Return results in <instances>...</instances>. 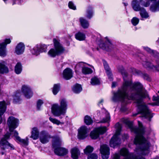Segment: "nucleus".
<instances>
[{
	"label": "nucleus",
	"mask_w": 159,
	"mask_h": 159,
	"mask_svg": "<svg viewBox=\"0 0 159 159\" xmlns=\"http://www.w3.org/2000/svg\"><path fill=\"white\" fill-rule=\"evenodd\" d=\"M118 69L123 75L124 82L121 88L114 93L112 100L114 102L121 101L126 103L128 100H135L140 113L150 120L152 116L151 111L143 101L144 98L149 97L147 91L139 82L132 84L130 80L126 79L125 76H126V73L122 66H119Z\"/></svg>",
	"instance_id": "obj_1"
},
{
	"label": "nucleus",
	"mask_w": 159,
	"mask_h": 159,
	"mask_svg": "<svg viewBox=\"0 0 159 159\" xmlns=\"http://www.w3.org/2000/svg\"><path fill=\"white\" fill-rule=\"evenodd\" d=\"M124 122L128 125L132 132L136 134L134 143L136 144L143 145L144 147L143 149L142 153L145 155L148 154L149 153L150 143L144 137V128L143 127L142 123L139 121H138L139 126L138 128L136 126H134L132 123L128 119H124Z\"/></svg>",
	"instance_id": "obj_2"
},
{
	"label": "nucleus",
	"mask_w": 159,
	"mask_h": 159,
	"mask_svg": "<svg viewBox=\"0 0 159 159\" xmlns=\"http://www.w3.org/2000/svg\"><path fill=\"white\" fill-rule=\"evenodd\" d=\"M7 124L9 128L10 133H7L5 134L0 141V146L2 149L4 150L5 148H10L11 149H14L13 145L10 144L7 141L11 134H14V129L17 127L19 125V120L13 116L9 117L7 120ZM15 131H16L15 130Z\"/></svg>",
	"instance_id": "obj_3"
},
{
	"label": "nucleus",
	"mask_w": 159,
	"mask_h": 159,
	"mask_svg": "<svg viewBox=\"0 0 159 159\" xmlns=\"http://www.w3.org/2000/svg\"><path fill=\"white\" fill-rule=\"evenodd\" d=\"M60 105L58 104H53L52 107V112L55 116H59L62 118V116H64L67 108V101L65 98H61L59 100Z\"/></svg>",
	"instance_id": "obj_4"
},
{
	"label": "nucleus",
	"mask_w": 159,
	"mask_h": 159,
	"mask_svg": "<svg viewBox=\"0 0 159 159\" xmlns=\"http://www.w3.org/2000/svg\"><path fill=\"white\" fill-rule=\"evenodd\" d=\"M54 48L51 49L48 52V56L51 58H54L57 56L62 54L64 49L62 45L55 39L53 40Z\"/></svg>",
	"instance_id": "obj_5"
},
{
	"label": "nucleus",
	"mask_w": 159,
	"mask_h": 159,
	"mask_svg": "<svg viewBox=\"0 0 159 159\" xmlns=\"http://www.w3.org/2000/svg\"><path fill=\"white\" fill-rule=\"evenodd\" d=\"M115 127L116 129V133L111 138L110 142V146L113 148L118 146L120 143V139L119 136L121 126L119 123H117L116 124Z\"/></svg>",
	"instance_id": "obj_6"
},
{
	"label": "nucleus",
	"mask_w": 159,
	"mask_h": 159,
	"mask_svg": "<svg viewBox=\"0 0 159 159\" xmlns=\"http://www.w3.org/2000/svg\"><path fill=\"white\" fill-rule=\"evenodd\" d=\"M141 3L142 5L145 7L150 6V3L148 0H132L131 2V6L133 10L136 12L141 10L143 7L141 6Z\"/></svg>",
	"instance_id": "obj_7"
},
{
	"label": "nucleus",
	"mask_w": 159,
	"mask_h": 159,
	"mask_svg": "<svg viewBox=\"0 0 159 159\" xmlns=\"http://www.w3.org/2000/svg\"><path fill=\"white\" fill-rule=\"evenodd\" d=\"M120 153L121 156L126 157L123 159H139V157L133 153H129L128 150L125 148H122L120 151ZM120 155L118 153H116L114 155L113 159H119ZM141 159H145L142 157Z\"/></svg>",
	"instance_id": "obj_8"
},
{
	"label": "nucleus",
	"mask_w": 159,
	"mask_h": 159,
	"mask_svg": "<svg viewBox=\"0 0 159 159\" xmlns=\"http://www.w3.org/2000/svg\"><path fill=\"white\" fill-rule=\"evenodd\" d=\"M21 90L25 97L27 99L30 98L33 94V92L31 87L29 85L24 84L21 86Z\"/></svg>",
	"instance_id": "obj_9"
},
{
	"label": "nucleus",
	"mask_w": 159,
	"mask_h": 159,
	"mask_svg": "<svg viewBox=\"0 0 159 159\" xmlns=\"http://www.w3.org/2000/svg\"><path fill=\"white\" fill-rule=\"evenodd\" d=\"M107 130V129L106 127L97 128L91 131L90 136L92 139H96L98 137L99 134L104 133Z\"/></svg>",
	"instance_id": "obj_10"
},
{
	"label": "nucleus",
	"mask_w": 159,
	"mask_h": 159,
	"mask_svg": "<svg viewBox=\"0 0 159 159\" xmlns=\"http://www.w3.org/2000/svg\"><path fill=\"white\" fill-rule=\"evenodd\" d=\"M11 42L10 39H5L3 42L0 43V56L4 57L7 55L6 46L7 44Z\"/></svg>",
	"instance_id": "obj_11"
},
{
	"label": "nucleus",
	"mask_w": 159,
	"mask_h": 159,
	"mask_svg": "<svg viewBox=\"0 0 159 159\" xmlns=\"http://www.w3.org/2000/svg\"><path fill=\"white\" fill-rule=\"evenodd\" d=\"M39 138L41 142L45 144L48 142L51 137L48 132L43 130L40 132Z\"/></svg>",
	"instance_id": "obj_12"
},
{
	"label": "nucleus",
	"mask_w": 159,
	"mask_h": 159,
	"mask_svg": "<svg viewBox=\"0 0 159 159\" xmlns=\"http://www.w3.org/2000/svg\"><path fill=\"white\" fill-rule=\"evenodd\" d=\"M100 152L102 159H108L110 154L109 148L106 145H103L100 147Z\"/></svg>",
	"instance_id": "obj_13"
},
{
	"label": "nucleus",
	"mask_w": 159,
	"mask_h": 159,
	"mask_svg": "<svg viewBox=\"0 0 159 159\" xmlns=\"http://www.w3.org/2000/svg\"><path fill=\"white\" fill-rule=\"evenodd\" d=\"M89 130L87 127L83 126L78 129V138L80 139H83L85 138L88 135Z\"/></svg>",
	"instance_id": "obj_14"
},
{
	"label": "nucleus",
	"mask_w": 159,
	"mask_h": 159,
	"mask_svg": "<svg viewBox=\"0 0 159 159\" xmlns=\"http://www.w3.org/2000/svg\"><path fill=\"white\" fill-rule=\"evenodd\" d=\"M25 46L23 43L20 42L16 46L14 51V53L18 55L22 54L25 50Z\"/></svg>",
	"instance_id": "obj_15"
},
{
	"label": "nucleus",
	"mask_w": 159,
	"mask_h": 159,
	"mask_svg": "<svg viewBox=\"0 0 159 159\" xmlns=\"http://www.w3.org/2000/svg\"><path fill=\"white\" fill-rule=\"evenodd\" d=\"M13 136L14 137L15 139L17 141L19 142L22 145L25 146H27L28 144L29 138L26 137L25 139H21L18 136V133L16 131H14Z\"/></svg>",
	"instance_id": "obj_16"
},
{
	"label": "nucleus",
	"mask_w": 159,
	"mask_h": 159,
	"mask_svg": "<svg viewBox=\"0 0 159 159\" xmlns=\"http://www.w3.org/2000/svg\"><path fill=\"white\" fill-rule=\"evenodd\" d=\"M105 43L103 44H100V46L103 49L109 51L113 47V45L111 41L107 37H106Z\"/></svg>",
	"instance_id": "obj_17"
},
{
	"label": "nucleus",
	"mask_w": 159,
	"mask_h": 159,
	"mask_svg": "<svg viewBox=\"0 0 159 159\" xmlns=\"http://www.w3.org/2000/svg\"><path fill=\"white\" fill-rule=\"evenodd\" d=\"M76 66H82V72L84 75L91 74L93 72V70L91 68L84 66V63L83 62L79 63Z\"/></svg>",
	"instance_id": "obj_18"
},
{
	"label": "nucleus",
	"mask_w": 159,
	"mask_h": 159,
	"mask_svg": "<svg viewBox=\"0 0 159 159\" xmlns=\"http://www.w3.org/2000/svg\"><path fill=\"white\" fill-rule=\"evenodd\" d=\"M157 63L158 64V66H153L151 63L146 60L143 61L142 64L145 67L152 69L153 70H159V62L157 61Z\"/></svg>",
	"instance_id": "obj_19"
},
{
	"label": "nucleus",
	"mask_w": 159,
	"mask_h": 159,
	"mask_svg": "<svg viewBox=\"0 0 159 159\" xmlns=\"http://www.w3.org/2000/svg\"><path fill=\"white\" fill-rule=\"evenodd\" d=\"M103 118L100 121V123H109L110 121L111 117L109 113L105 109L102 110Z\"/></svg>",
	"instance_id": "obj_20"
},
{
	"label": "nucleus",
	"mask_w": 159,
	"mask_h": 159,
	"mask_svg": "<svg viewBox=\"0 0 159 159\" xmlns=\"http://www.w3.org/2000/svg\"><path fill=\"white\" fill-rule=\"evenodd\" d=\"M55 153L59 156H63L66 155L68 152V150L66 149L61 147H58L55 149Z\"/></svg>",
	"instance_id": "obj_21"
},
{
	"label": "nucleus",
	"mask_w": 159,
	"mask_h": 159,
	"mask_svg": "<svg viewBox=\"0 0 159 159\" xmlns=\"http://www.w3.org/2000/svg\"><path fill=\"white\" fill-rule=\"evenodd\" d=\"M63 76L64 78L66 80L70 79L73 76L72 70L69 68L66 69L63 71Z\"/></svg>",
	"instance_id": "obj_22"
},
{
	"label": "nucleus",
	"mask_w": 159,
	"mask_h": 159,
	"mask_svg": "<svg viewBox=\"0 0 159 159\" xmlns=\"http://www.w3.org/2000/svg\"><path fill=\"white\" fill-rule=\"evenodd\" d=\"M31 133V135L30 138H32L34 140H36L39 137V130L37 127H34L32 128Z\"/></svg>",
	"instance_id": "obj_23"
},
{
	"label": "nucleus",
	"mask_w": 159,
	"mask_h": 159,
	"mask_svg": "<svg viewBox=\"0 0 159 159\" xmlns=\"http://www.w3.org/2000/svg\"><path fill=\"white\" fill-rule=\"evenodd\" d=\"M71 157L72 159H78L80 154V152L76 148H72L70 151Z\"/></svg>",
	"instance_id": "obj_24"
},
{
	"label": "nucleus",
	"mask_w": 159,
	"mask_h": 159,
	"mask_svg": "<svg viewBox=\"0 0 159 159\" xmlns=\"http://www.w3.org/2000/svg\"><path fill=\"white\" fill-rule=\"evenodd\" d=\"M6 106L5 101L0 102V124L2 122V116L6 111Z\"/></svg>",
	"instance_id": "obj_25"
},
{
	"label": "nucleus",
	"mask_w": 159,
	"mask_h": 159,
	"mask_svg": "<svg viewBox=\"0 0 159 159\" xmlns=\"http://www.w3.org/2000/svg\"><path fill=\"white\" fill-rule=\"evenodd\" d=\"M103 63L104 68L106 70V72L108 76V79L110 80L111 81L112 80V75L110 71L109 66L106 61H103Z\"/></svg>",
	"instance_id": "obj_26"
},
{
	"label": "nucleus",
	"mask_w": 159,
	"mask_h": 159,
	"mask_svg": "<svg viewBox=\"0 0 159 159\" xmlns=\"http://www.w3.org/2000/svg\"><path fill=\"white\" fill-rule=\"evenodd\" d=\"M149 10L152 12H154L159 11V0L152 3L150 6Z\"/></svg>",
	"instance_id": "obj_27"
},
{
	"label": "nucleus",
	"mask_w": 159,
	"mask_h": 159,
	"mask_svg": "<svg viewBox=\"0 0 159 159\" xmlns=\"http://www.w3.org/2000/svg\"><path fill=\"white\" fill-rule=\"evenodd\" d=\"M141 17L143 19H147L149 18V15L146 9L143 7L139 11Z\"/></svg>",
	"instance_id": "obj_28"
},
{
	"label": "nucleus",
	"mask_w": 159,
	"mask_h": 159,
	"mask_svg": "<svg viewBox=\"0 0 159 159\" xmlns=\"http://www.w3.org/2000/svg\"><path fill=\"white\" fill-rule=\"evenodd\" d=\"M21 94L20 90L17 91L13 95V102L15 103H18L21 100Z\"/></svg>",
	"instance_id": "obj_29"
},
{
	"label": "nucleus",
	"mask_w": 159,
	"mask_h": 159,
	"mask_svg": "<svg viewBox=\"0 0 159 159\" xmlns=\"http://www.w3.org/2000/svg\"><path fill=\"white\" fill-rule=\"evenodd\" d=\"M62 143L61 139L59 137H57L54 138L52 141V146L54 148H56L58 147L61 145Z\"/></svg>",
	"instance_id": "obj_30"
},
{
	"label": "nucleus",
	"mask_w": 159,
	"mask_h": 159,
	"mask_svg": "<svg viewBox=\"0 0 159 159\" xmlns=\"http://www.w3.org/2000/svg\"><path fill=\"white\" fill-rule=\"evenodd\" d=\"M80 21L82 27L84 29L88 28L89 26V23L88 21L83 17L79 19Z\"/></svg>",
	"instance_id": "obj_31"
},
{
	"label": "nucleus",
	"mask_w": 159,
	"mask_h": 159,
	"mask_svg": "<svg viewBox=\"0 0 159 159\" xmlns=\"http://www.w3.org/2000/svg\"><path fill=\"white\" fill-rule=\"evenodd\" d=\"M82 90L81 85L77 84H75L72 88L73 91L76 93H78L80 92Z\"/></svg>",
	"instance_id": "obj_32"
},
{
	"label": "nucleus",
	"mask_w": 159,
	"mask_h": 159,
	"mask_svg": "<svg viewBox=\"0 0 159 159\" xmlns=\"http://www.w3.org/2000/svg\"><path fill=\"white\" fill-rule=\"evenodd\" d=\"M75 38L80 41H83L85 39V34L83 33L79 32L75 35Z\"/></svg>",
	"instance_id": "obj_33"
},
{
	"label": "nucleus",
	"mask_w": 159,
	"mask_h": 159,
	"mask_svg": "<svg viewBox=\"0 0 159 159\" xmlns=\"http://www.w3.org/2000/svg\"><path fill=\"white\" fill-rule=\"evenodd\" d=\"M8 72V69L5 66V63L3 62L0 63V73H7Z\"/></svg>",
	"instance_id": "obj_34"
},
{
	"label": "nucleus",
	"mask_w": 159,
	"mask_h": 159,
	"mask_svg": "<svg viewBox=\"0 0 159 159\" xmlns=\"http://www.w3.org/2000/svg\"><path fill=\"white\" fill-rule=\"evenodd\" d=\"M93 8L91 7H89L87 9L85 16L88 19H91L93 16Z\"/></svg>",
	"instance_id": "obj_35"
},
{
	"label": "nucleus",
	"mask_w": 159,
	"mask_h": 159,
	"mask_svg": "<svg viewBox=\"0 0 159 159\" xmlns=\"http://www.w3.org/2000/svg\"><path fill=\"white\" fill-rule=\"evenodd\" d=\"M22 66L21 63L18 62L15 67V72L17 74H20L22 71Z\"/></svg>",
	"instance_id": "obj_36"
},
{
	"label": "nucleus",
	"mask_w": 159,
	"mask_h": 159,
	"mask_svg": "<svg viewBox=\"0 0 159 159\" xmlns=\"http://www.w3.org/2000/svg\"><path fill=\"white\" fill-rule=\"evenodd\" d=\"M37 45L39 54L40 53L45 52L47 51V45L44 44H38Z\"/></svg>",
	"instance_id": "obj_37"
},
{
	"label": "nucleus",
	"mask_w": 159,
	"mask_h": 159,
	"mask_svg": "<svg viewBox=\"0 0 159 159\" xmlns=\"http://www.w3.org/2000/svg\"><path fill=\"white\" fill-rule=\"evenodd\" d=\"M90 83L93 85H99L100 84V80L97 77L95 76L91 78Z\"/></svg>",
	"instance_id": "obj_38"
},
{
	"label": "nucleus",
	"mask_w": 159,
	"mask_h": 159,
	"mask_svg": "<svg viewBox=\"0 0 159 159\" xmlns=\"http://www.w3.org/2000/svg\"><path fill=\"white\" fill-rule=\"evenodd\" d=\"M143 48L146 51L151 54L153 56H155L156 59H157V57H156V56H158V54L156 52L152 50L148 47H143ZM156 60H157V59H156Z\"/></svg>",
	"instance_id": "obj_39"
},
{
	"label": "nucleus",
	"mask_w": 159,
	"mask_h": 159,
	"mask_svg": "<svg viewBox=\"0 0 159 159\" xmlns=\"http://www.w3.org/2000/svg\"><path fill=\"white\" fill-rule=\"evenodd\" d=\"M84 123L88 125H90L93 122V120L88 115L84 117Z\"/></svg>",
	"instance_id": "obj_40"
},
{
	"label": "nucleus",
	"mask_w": 159,
	"mask_h": 159,
	"mask_svg": "<svg viewBox=\"0 0 159 159\" xmlns=\"http://www.w3.org/2000/svg\"><path fill=\"white\" fill-rule=\"evenodd\" d=\"M30 52L32 54L36 56H38L39 54L37 44L33 48L31 49Z\"/></svg>",
	"instance_id": "obj_41"
},
{
	"label": "nucleus",
	"mask_w": 159,
	"mask_h": 159,
	"mask_svg": "<svg viewBox=\"0 0 159 159\" xmlns=\"http://www.w3.org/2000/svg\"><path fill=\"white\" fill-rule=\"evenodd\" d=\"M60 85L59 84H55L54 85L52 92L54 95H56L60 90Z\"/></svg>",
	"instance_id": "obj_42"
},
{
	"label": "nucleus",
	"mask_w": 159,
	"mask_h": 159,
	"mask_svg": "<svg viewBox=\"0 0 159 159\" xmlns=\"http://www.w3.org/2000/svg\"><path fill=\"white\" fill-rule=\"evenodd\" d=\"M139 19L136 17H134L132 18L131 20V22L132 25L134 26H136L139 23Z\"/></svg>",
	"instance_id": "obj_43"
},
{
	"label": "nucleus",
	"mask_w": 159,
	"mask_h": 159,
	"mask_svg": "<svg viewBox=\"0 0 159 159\" xmlns=\"http://www.w3.org/2000/svg\"><path fill=\"white\" fill-rule=\"evenodd\" d=\"M93 150V148L90 146H87L86 148L84 150L85 154H87L88 153L92 152Z\"/></svg>",
	"instance_id": "obj_44"
},
{
	"label": "nucleus",
	"mask_w": 159,
	"mask_h": 159,
	"mask_svg": "<svg viewBox=\"0 0 159 159\" xmlns=\"http://www.w3.org/2000/svg\"><path fill=\"white\" fill-rule=\"evenodd\" d=\"M49 120L52 123L57 125H59L61 123V122L57 119L55 118H52L51 117H50L49 118Z\"/></svg>",
	"instance_id": "obj_45"
},
{
	"label": "nucleus",
	"mask_w": 159,
	"mask_h": 159,
	"mask_svg": "<svg viewBox=\"0 0 159 159\" xmlns=\"http://www.w3.org/2000/svg\"><path fill=\"white\" fill-rule=\"evenodd\" d=\"M43 103V100L41 99L38 100L37 102V107L38 110H40L41 106Z\"/></svg>",
	"instance_id": "obj_46"
},
{
	"label": "nucleus",
	"mask_w": 159,
	"mask_h": 159,
	"mask_svg": "<svg viewBox=\"0 0 159 159\" xmlns=\"http://www.w3.org/2000/svg\"><path fill=\"white\" fill-rule=\"evenodd\" d=\"M68 6L71 9L73 10H75L76 9V7L75 5L73 2L72 1H70L68 4Z\"/></svg>",
	"instance_id": "obj_47"
},
{
	"label": "nucleus",
	"mask_w": 159,
	"mask_h": 159,
	"mask_svg": "<svg viewBox=\"0 0 159 159\" xmlns=\"http://www.w3.org/2000/svg\"><path fill=\"white\" fill-rule=\"evenodd\" d=\"M98 158L97 155L94 153L90 154L88 157V159H98Z\"/></svg>",
	"instance_id": "obj_48"
},
{
	"label": "nucleus",
	"mask_w": 159,
	"mask_h": 159,
	"mask_svg": "<svg viewBox=\"0 0 159 159\" xmlns=\"http://www.w3.org/2000/svg\"><path fill=\"white\" fill-rule=\"evenodd\" d=\"M152 100L153 101H156L157 102V105H159V96H153L152 98Z\"/></svg>",
	"instance_id": "obj_49"
},
{
	"label": "nucleus",
	"mask_w": 159,
	"mask_h": 159,
	"mask_svg": "<svg viewBox=\"0 0 159 159\" xmlns=\"http://www.w3.org/2000/svg\"><path fill=\"white\" fill-rule=\"evenodd\" d=\"M103 109H101V111L100 110H98L97 111V115L98 116H103V113L102 112V110Z\"/></svg>",
	"instance_id": "obj_50"
},
{
	"label": "nucleus",
	"mask_w": 159,
	"mask_h": 159,
	"mask_svg": "<svg viewBox=\"0 0 159 159\" xmlns=\"http://www.w3.org/2000/svg\"><path fill=\"white\" fill-rule=\"evenodd\" d=\"M143 78L146 80H148L149 77L148 74H145L143 75Z\"/></svg>",
	"instance_id": "obj_51"
},
{
	"label": "nucleus",
	"mask_w": 159,
	"mask_h": 159,
	"mask_svg": "<svg viewBox=\"0 0 159 159\" xmlns=\"http://www.w3.org/2000/svg\"><path fill=\"white\" fill-rule=\"evenodd\" d=\"M103 102V100L102 99H101L98 103V105L99 106H101V105H102V103Z\"/></svg>",
	"instance_id": "obj_52"
},
{
	"label": "nucleus",
	"mask_w": 159,
	"mask_h": 159,
	"mask_svg": "<svg viewBox=\"0 0 159 159\" xmlns=\"http://www.w3.org/2000/svg\"><path fill=\"white\" fill-rule=\"evenodd\" d=\"M117 85V83L116 82H113L112 83V88L115 87Z\"/></svg>",
	"instance_id": "obj_53"
},
{
	"label": "nucleus",
	"mask_w": 159,
	"mask_h": 159,
	"mask_svg": "<svg viewBox=\"0 0 159 159\" xmlns=\"http://www.w3.org/2000/svg\"><path fill=\"white\" fill-rule=\"evenodd\" d=\"M98 38H97L96 39V41H98V42H101L102 41V39H101V36L100 35H98Z\"/></svg>",
	"instance_id": "obj_54"
},
{
	"label": "nucleus",
	"mask_w": 159,
	"mask_h": 159,
	"mask_svg": "<svg viewBox=\"0 0 159 159\" xmlns=\"http://www.w3.org/2000/svg\"><path fill=\"white\" fill-rule=\"evenodd\" d=\"M156 42L158 43H159V38H158V39L156 41Z\"/></svg>",
	"instance_id": "obj_55"
},
{
	"label": "nucleus",
	"mask_w": 159,
	"mask_h": 159,
	"mask_svg": "<svg viewBox=\"0 0 159 159\" xmlns=\"http://www.w3.org/2000/svg\"><path fill=\"white\" fill-rule=\"evenodd\" d=\"M1 153L2 155H3L4 154L5 152H1Z\"/></svg>",
	"instance_id": "obj_56"
},
{
	"label": "nucleus",
	"mask_w": 159,
	"mask_h": 159,
	"mask_svg": "<svg viewBox=\"0 0 159 159\" xmlns=\"http://www.w3.org/2000/svg\"><path fill=\"white\" fill-rule=\"evenodd\" d=\"M4 2H5V3H6V2L7 0H3Z\"/></svg>",
	"instance_id": "obj_57"
},
{
	"label": "nucleus",
	"mask_w": 159,
	"mask_h": 159,
	"mask_svg": "<svg viewBox=\"0 0 159 159\" xmlns=\"http://www.w3.org/2000/svg\"><path fill=\"white\" fill-rule=\"evenodd\" d=\"M125 136H126V138H125V139L127 138V134H126L125 135Z\"/></svg>",
	"instance_id": "obj_58"
},
{
	"label": "nucleus",
	"mask_w": 159,
	"mask_h": 159,
	"mask_svg": "<svg viewBox=\"0 0 159 159\" xmlns=\"http://www.w3.org/2000/svg\"><path fill=\"white\" fill-rule=\"evenodd\" d=\"M137 115V114H135V115H134V116H136V115Z\"/></svg>",
	"instance_id": "obj_59"
},
{
	"label": "nucleus",
	"mask_w": 159,
	"mask_h": 159,
	"mask_svg": "<svg viewBox=\"0 0 159 159\" xmlns=\"http://www.w3.org/2000/svg\"><path fill=\"white\" fill-rule=\"evenodd\" d=\"M124 4H125V6H126V4H125V3Z\"/></svg>",
	"instance_id": "obj_60"
},
{
	"label": "nucleus",
	"mask_w": 159,
	"mask_h": 159,
	"mask_svg": "<svg viewBox=\"0 0 159 159\" xmlns=\"http://www.w3.org/2000/svg\"><path fill=\"white\" fill-rule=\"evenodd\" d=\"M158 93H159V91H158Z\"/></svg>",
	"instance_id": "obj_61"
}]
</instances>
